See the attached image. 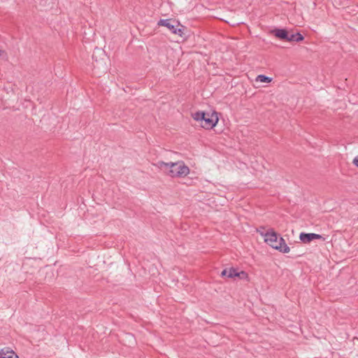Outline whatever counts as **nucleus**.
Returning <instances> with one entry per match:
<instances>
[{
    "label": "nucleus",
    "instance_id": "10",
    "mask_svg": "<svg viewBox=\"0 0 358 358\" xmlns=\"http://www.w3.org/2000/svg\"><path fill=\"white\" fill-rule=\"evenodd\" d=\"M272 80V78L265 75H259L256 78L257 82L268 83Z\"/></svg>",
    "mask_w": 358,
    "mask_h": 358
},
{
    "label": "nucleus",
    "instance_id": "13",
    "mask_svg": "<svg viewBox=\"0 0 358 358\" xmlns=\"http://www.w3.org/2000/svg\"><path fill=\"white\" fill-rule=\"evenodd\" d=\"M0 357L1 358H18L17 355H14V352L12 351L8 355L3 352V350L0 351Z\"/></svg>",
    "mask_w": 358,
    "mask_h": 358
},
{
    "label": "nucleus",
    "instance_id": "9",
    "mask_svg": "<svg viewBox=\"0 0 358 358\" xmlns=\"http://www.w3.org/2000/svg\"><path fill=\"white\" fill-rule=\"evenodd\" d=\"M92 59L94 60L92 63L94 69H101V72L104 73L106 71L107 67L106 63L101 64L97 59H94V55H92Z\"/></svg>",
    "mask_w": 358,
    "mask_h": 358
},
{
    "label": "nucleus",
    "instance_id": "11",
    "mask_svg": "<svg viewBox=\"0 0 358 358\" xmlns=\"http://www.w3.org/2000/svg\"><path fill=\"white\" fill-rule=\"evenodd\" d=\"M185 29V27L180 24L178 27H176L173 34H178V36L182 37L184 35Z\"/></svg>",
    "mask_w": 358,
    "mask_h": 358
},
{
    "label": "nucleus",
    "instance_id": "7",
    "mask_svg": "<svg viewBox=\"0 0 358 358\" xmlns=\"http://www.w3.org/2000/svg\"><path fill=\"white\" fill-rule=\"evenodd\" d=\"M271 32L275 37L287 41L289 32L285 29H275Z\"/></svg>",
    "mask_w": 358,
    "mask_h": 358
},
{
    "label": "nucleus",
    "instance_id": "5",
    "mask_svg": "<svg viewBox=\"0 0 358 358\" xmlns=\"http://www.w3.org/2000/svg\"><path fill=\"white\" fill-rule=\"evenodd\" d=\"M158 25L167 27L171 33H173L176 27L180 25V22L173 19H161Z\"/></svg>",
    "mask_w": 358,
    "mask_h": 358
},
{
    "label": "nucleus",
    "instance_id": "2",
    "mask_svg": "<svg viewBox=\"0 0 358 358\" xmlns=\"http://www.w3.org/2000/svg\"><path fill=\"white\" fill-rule=\"evenodd\" d=\"M192 116L194 120L200 122L201 127L206 129H213L219 120L216 112L209 113L204 111H197L192 113Z\"/></svg>",
    "mask_w": 358,
    "mask_h": 358
},
{
    "label": "nucleus",
    "instance_id": "15",
    "mask_svg": "<svg viewBox=\"0 0 358 358\" xmlns=\"http://www.w3.org/2000/svg\"><path fill=\"white\" fill-rule=\"evenodd\" d=\"M352 163L355 166L358 167V155L354 158Z\"/></svg>",
    "mask_w": 358,
    "mask_h": 358
},
{
    "label": "nucleus",
    "instance_id": "14",
    "mask_svg": "<svg viewBox=\"0 0 358 358\" xmlns=\"http://www.w3.org/2000/svg\"><path fill=\"white\" fill-rule=\"evenodd\" d=\"M285 244H286V243H285V239L282 237H280L278 241L277 245H284Z\"/></svg>",
    "mask_w": 358,
    "mask_h": 358
},
{
    "label": "nucleus",
    "instance_id": "16",
    "mask_svg": "<svg viewBox=\"0 0 358 358\" xmlns=\"http://www.w3.org/2000/svg\"><path fill=\"white\" fill-rule=\"evenodd\" d=\"M5 56H6V52L4 50L0 49V57H4Z\"/></svg>",
    "mask_w": 358,
    "mask_h": 358
},
{
    "label": "nucleus",
    "instance_id": "4",
    "mask_svg": "<svg viewBox=\"0 0 358 358\" xmlns=\"http://www.w3.org/2000/svg\"><path fill=\"white\" fill-rule=\"evenodd\" d=\"M264 241L274 249V246H278V235L273 229H271L264 234Z\"/></svg>",
    "mask_w": 358,
    "mask_h": 358
},
{
    "label": "nucleus",
    "instance_id": "1",
    "mask_svg": "<svg viewBox=\"0 0 358 358\" xmlns=\"http://www.w3.org/2000/svg\"><path fill=\"white\" fill-rule=\"evenodd\" d=\"M155 166L172 178L185 177L189 173V167L183 162L166 163L159 161Z\"/></svg>",
    "mask_w": 358,
    "mask_h": 358
},
{
    "label": "nucleus",
    "instance_id": "3",
    "mask_svg": "<svg viewBox=\"0 0 358 358\" xmlns=\"http://www.w3.org/2000/svg\"><path fill=\"white\" fill-rule=\"evenodd\" d=\"M221 276L223 278H234L235 277H238L240 279H248V274L241 271L238 272L236 268L234 267L230 268H226L221 272Z\"/></svg>",
    "mask_w": 358,
    "mask_h": 358
},
{
    "label": "nucleus",
    "instance_id": "6",
    "mask_svg": "<svg viewBox=\"0 0 358 358\" xmlns=\"http://www.w3.org/2000/svg\"><path fill=\"white\" fill-rule=\"evenodd\" d=\"M300 240L304 243H309L315 239H324L321 235L314 233H304L301 232L299 235Z\"/></svg>",
    "mask_w": 358,
    "mask_h": 358
},
{
    "label": "nucleus",
    "instance_id": "12",
    "mask_svg": "<svg viewBox=\"0 0 358 358\" xmlns=\"http://www.w3.org/2000/svg\"><path fill=\"white\" fill-rule=\"evenodd\" d=\"M274 249L280 251L282 253H287L289 252V247L285 244L284 245L274 246Z\"/></svg>",
    "mask_w": 358,
    "mask_h": 358
},
{
    "label": "nucleus",
    "instance_id": "8",
    "mask_svg": "<svg viewBox=\"0 0 358 358\" xmlns=\"http://www.w3.org/2000/svg\"><path fill=\"white\" fill-rule=\"evenodd\" d=\"M304 39V37L302 34L300 33H296V34H289V36L287 38V41H296V42H301Z\"/></svg>",
    "mask_w": 358,
    "mask_h": 358
}]
</instances>
